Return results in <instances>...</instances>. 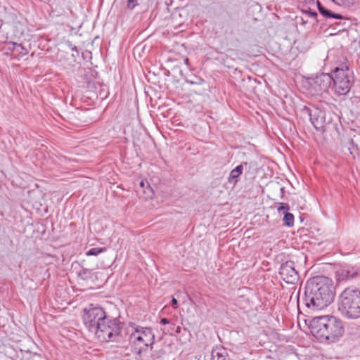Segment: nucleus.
<instances>
[{
  "label": "nucleus",
  "instance_id": "20",
  "mask_svg": "<svg viewBox=\"0 0 360 360\" xmlns=\"http://www.w3.org/2000/svg\"><path fill=\"white\" fill-rule=\"evenodd\" d=\"M105 250V248H92L86 252V255L87 256H97Z\"/></svg>",
  "mask_w": 360,
  "mask_h": 360
},
{
  "label": "nucleus",
  "instance_id": "11",
  "mask_svg": "<svg viewBox=\"0 0 360 360\" xmlns=\"http://www.w3.org/2000/svg\"><path fill=\"white\" fill-rule=\"evenodd\" d=\"M250 163H248V162H241L240 165L236 166L234 169H233L231 171L229 176L228 178V181L231 184L236 186L238 182V177L243 174L244 169H248V170H250Z\"/></svg>",
  "mask_w": 360,
  "mask_h": 360
},
{
  "label": "nucleus",
  "instance_id": "23",
  "mask_svg": "<svg viewBox=\"0 0 360 360\" xmlns=\"http://www.w3.org/2000/svg\"><path fill=\"white\" fill-rule=\"evenodd\" d=\"M304 13L308 14L310 17L316 18L318 14L316 11H312L311 9L303 11Z\"/></svg>",
  "mask_w": 360,
  "mask_h": 360
},
{
  "label": "nucleus",
  "instance_id": "8",
  "mask_svg": "<svg viewBox=\"0 0 360 360\" xmlns=\"http://www.w3.org/2000/svg\"><path fill=\"white\" fill-rule=\"evenodd\" d=\"M105 311L100 307H90L84 309L83 322L86 328L96 334L98 324L107 318Z\"/></svg>",
  "mask_w": 360,
  "mask_h": 360
},
{
  "label": "nucleus",
  "instance_id": "3",
  "mask_svg": "<svg viewBox=\"0 0 360 360\" xmlns=\"http://www.w3.org/2000/svg\"><path fill=\"white\" fill-rule=\"evenodd\" d=\"M332 83L335 91L339 95L347 94L352 85V72L349 69V63L345 56H341L335 62L331 72Z\"/></svg>",
  "mask_w": 360,
  "mask_h": 360
},
{
  "label": "nucleus",
  "instance_id": "29",
  "mask_svg": "<svg viewBox=\"0 0 360 360\" xmlns=\"http://www.w3.org/2000/svg\"><path fill=\"white\" fill-rule=\"evenodd\" d=\"M61 13L60 11H58L57 13H54V11H51L49 13V15L52 17L55 16V15H59Z\"/></svg>",
  "mask_w": 360,
  "mask_h": 360
},
{
  "label": "nucleus",
  "instance_id": "32",
  "mask_svg": "<svg viewBox=\"0 0 360 360\" xmlns=\"http://www.w3.org/2000/svg\"><path fill=\"white\" fill-rule=\"evenodd\" d=\"M140 186H141V187H143V186H144V182H143V181H141V183H140Z\"/></svg>",
  "mask_w": 360,
  "mask_h": 360
},
{
  "label": "nucleus",
  "instance_id": "22",
  "mask_svg": "<svg viewBox=\"0 0 360 360\" xmlns=\"http://www.w3.org/2000/svg\"><path fill=\"white\" fill-rule=\"evenodd\" d=\"M138 5V0H127V6L129 9L132 10Z\"/></svg>",
  "mask_w": 360,
  "mask_h": 360
},
{
  "label": "nucleus",
  "instance_id": "6",
  "mask_svg": "<svg viewBox=\"0 0 360 360\" xmlns=\"http://www.w3.org/2000/svg\"><path fill=\"white\" fill-rule=\"evenodd\" d=\"M155 334L153 330L148 327L136 328L135 330L129 336V342L132 345V352L140 355L146 352L150 347L153 348L155 343Z\"/></svg>",
  "mask_w": 360,
  "mask_h": 360
},
{
  "label": "nucleus",
  "instance_id": "10",
  "mask_svg": "<svg viewBox=\"0 0 360 360\" xmlns=\"http://www.w3.org/2000/svg\"><path fill=\"white\" fill-rule=\"evenodd\" d=\"M279 274L282 279L289 284H295L299 281V274L295 269V263L292 261H286L283 263L279 269Z\"/></svg>",
  "mask_w": 360,
  "mask_h": 360
},
{
  "label": "nucleus",
  "instance_id": "14",
  "mask_svg": "<svg viewBox=\"0 0 360 360\" xmlns=\"http://www.w3.org/2000/svg\"><path fill=\"white\" fill-rule=\"evenodd\" d=\"M317 8L319 13L325 18H333L335 19H342L343 17L339 13H333L331 11L325 8L319 1H317Z\"/></svg>",
  "mask_w": 360,
  "mask_h": 360
},
{
  "label": "nucleus",
  "instance_id": "31",
  "mask_svg": "<svg viewBox=\"0 0 360 360\" xmlns=\"http://www.w3.org/2000/svg\"><path fill=\"white\" fill-rule=\"evenodd\" d=\"M306 4H310L313 1V0H304Z\"/></svg>",
  "mask_w": 360,
  "mask_h": 360
},
{
  "label": "nucleus",
  "instance_id": "17",
  "mask_svg": "<svg viewBox=\"0 0 360 360\" xmlns=\"http://www.w3.org/2000/svg\"><path fill=\"white\" fill-rule=\"evenodd\" d=\"M350 144H355L356 153H354V159H360V134L354 135L352 139L349 140Z\"/></svg>",
  "mask_w": 360,
  "mask_h": 360
},
{
  "label": "nucleus",
  "instance_id": "19",
  "mask_svg": "<svg viewBox=\"0 0 360 360\" xmlns=\"http://www.w3.org/2000/svg\"><path fill=\"white\" fill-rule=\"evenodd\" d=\"M283 224L290 227L294 224V216L290 212H284Z\"/></svg>",
  "mask_w": 360,
  "mask_h": 360
},
{
  "label": "nucleus",
  "instance_id": "2",
  "mask_svg": "<svg viewBox=\"0 0 360 360\" xmlns=\"http://www.w3.org/2000/svg\"><path fill=\"white\" fill-rule=\"evenodd\" d=\"M310 327L315 337L328 342L338 341L344 333L342 321L333 316L315 318L311 322Z\"/></svg>",
  "mask_w": 360,
  "mask_h": 360
},
{
  "label": "nucleus",
  "instance_id": "24",
  "mask_svg": "<svg viewBox=\"0 0 360 360\" xmlns=\"http://www.w3.org/2000/svg\"><path fill=\"white\" fill-rule=\"evenodd\" d=\"M333 2L338 5L349 4L350 0H333Z\"/></svg>",
  "mask_w": 360,
  "mask_h": 360
},
{
  "label": "nucleus",
  "instance_id": "34",
  "mask_svg": "<svg viewBox=\"0 0 360 360\" xmlns=\"http://www.w3.org/2000/svg\"><path fill=\"white\" fill-rule=\"evenodd\" d=\"M159 352H160V353H162V352H163V351L161 349V350H160V351H159Z\"/></svg>",
  "mask_w": 360,
  "mask_h": 360
},
{
  "label": "nucleus",
  "instance_id": "26",
  "mask_svg": "<svg viewBox=\"0 0 360 360\" xmlns=\"http://www.w3.org/2000/svg\"><path fill=\"white\" fill-rule=\"evenodd\" d=\"M67 44H68V47H69L71 50H72V51H75L77 53H78V51H77V46H75V45H73V44H72V43H71L70 41H68V42H67Z\"/></svg>",
  "mask_w": 360,
  "mask_h": 360
},
{
  "label": "nucleus",
  "instance_id": "25",
  "mask_svg": "<svg viewBox=\"0 0 360 360\" xmlns=\"http://www.w3.org/2000/svg\"><path fill=\"white\" fill-rule=\"evenodd\" d=\"M348 150H349L350 155L354 158V153H356V148H355V144H351V146L349 147Z\"/></svg>",
  "mask_w": 360,
  "mask_h": 360
},
{
  "label": "nucleus",
  "instance_id": "16",
  "mask_svg": "<svg viewBox=\"0 0 360 360\" xmlns=\"http://www.w3.org/2000/svg\"><path fill=\"white\" fill-rule=\"evenodd\" d=\"M16 50L15 49L13 58L19 59L25 56H26L29 51L28 49L25 47L22 44H16L15 46Z\"/></svg>",
  "mask_w": 360,
  "mask_h": 360
},
{
  "label": "nucleus",
  "instance_id": "5",
  "mask_svg": "<svg viewBox=\"0 0 360 360\" xmlns=\"http://www.w3.org/2000/svg\"><path fill=\"white\" fill-rule=\"evenodd\" d=\"M123 323L117 318L107 316L101 324H98L96 335L101 342H120L122 338L121 331Z\"/></svg>",
  "mask_w": 360,
  "mask_h": 360
},
{
  "label": "nucleus",
  "instance_id": "7",
  "mask_svg": "<svg viewBox=\"0 0 360 360\" xmlns=\"http://www.w3.org/2000/svg\"><path fill=\"white\" fill-rule=\"evenodd\" d=\"M322 105L323 104L320 103L317 106H304L302 111L309 116L311 124L317 131L324 132L327 126L331 123L332 119L323 110Z\"/></svg>",
  "mask_w": 360,
  "mask_h": 360
},
{
  "label": "nucleus",
  "instance_id": "18",
  "mask_svg": "<svg viewBox=\"0 0 360 360\" xmlns=\"http://www.w3.org/2000/svg\"><path fill=\"white\" fill-rule=\"evenodd\" d=\"M16 44L17 43L13 41L7 42L4 46V50L6 51L5 53L7 55H11V56L13 58L14 51L15 49L16 50Z\"/></svg>",
  "mask_w": 360,
  "mask_h": 360
},
{
  "label": "nucleus",
  "instance_id": "13",
  "mask_svg": "<svg viewBox=\"0 0 360 360\" xmlns=\"http://www.w3.org/2000/svg\"><path fill=\"white\" fill-rule=\"evenodd\" d=\"M211 360H229L226 349L224 347L213 348L211 354Z\"/></svg>",
  "mask_w": 360,
  "mask_h": 360
},
{
  "label": "nucleus",
  "instance_id": "28",
  "mask_svg": "<svg viewBox=\"0 0 360 360\" xmlns=\"http://www.w3.org/2000/svg\"><path fill=\"white\" fill-rule=\"evenodd\" d=\"M160 323L162 324V325H167V324H169V319H166V318H162L161 319Z\"/></svg>",
  "mask_w": 360,
  "mask_h": 360
},
{
  "label": "nucleus",
  "instance_id": "30",
  "mask_svg": "<svg viewBox=\"0 0 360 360\" xmlns=\"http://www.w3.org/2000/svg\"><path fill=\"white\" fill-rule=\"evenodd\" d=\"M184 63L188 66L189 67L190 65V62H189V59L188 58H185L184 60Z\"/></svg>",
  "mask_w": 360,
  "mask_h": 360
},
{
  "label": "nucleus",
  "instance_id": "4",
  "mask_svg": "<svg viewBox=\"0 0 360 360\" xmlns=\"http://www.w3.org/2000/svg\"><path fill=\"white\" fill-rule=\"evenodd\" d=\"M338 311L346 319H359L360 290L354 287L346 288L338 297Z\"/></svg>",
  "mask_w": 360,
  "mask_h": 360
},
{
  "label": "nucleus",
  "instance_id": "9",
  "mask_svg": "<svg viewBox=\"0 0 360 360\" xmlns=\"http://www.w3.org/2000/svg\"><path fill=\"white\" fill-rule=\"evenodd\" d=\"M331 73H319L308 79L309 90L311 95L326 91L332 84Z\"/></svg>",
  "mask_w": 360,
  "mask_h": 360
},
{
  "label": "nucleus",
  "instance_id": "15",
  "mask_svg": "<svg viewBox=\"0 0 360 360\" xmlns=\"http://www.w3.org/2000/svg\"><path fill=\"white\" fill-rule=\"evenodd\" d=\"M360 276V268L350 267L342 269L341 276L342 279H352Z\"/></svg>",
  "mask_w": 360,
  "mask_h": 360
},
{
  "label": "nucleus",
  "instance_id": "12",
  "mask_svg": "<svg viewBox=\"0 0 360 360\" xmlns=\"http://www.w3.org/2000/svg\"><path fill=\"white\" fill-rule=\"evenodd\" d=\"M72 266L74 269H77V267H79V269L77 271V276L83 279V280H89L92 278L93 276V270L84 268L82 266H80V264L79 262H74L72 265Z\"/></svg>",
  "mask_w": 360,
  "mask_h": 360
},
{
  "label": "nucleus",
  "instance_id": "21",
  "mask_svg": "<svg viewBox=\"0 0 360 360\" xmlns=\"http://www.w3.org/2000/svg\"><path fill=\"white\" fill-rule=\"evenodd\" d=\"M289 209H290L289 205L288 203H285V202H279L278 207L277 208L278 212H281L283 210L284 212L285 210L288 211Z\"/></svg>",
  "mask_w": 360,
  "mask_h": 360
},
{
  "label": "nucleus",
  "instance_id": "27",
  "mask_svg": "<svg viewBox=\"0 0 360 360\" xmlns=\"http://www.w3.org/2000/svg\"><path fill=\"white\" fill-rule=\"evenodd\" d=\"M172 306L173 308L176 309L178 307V301L176 298L172 297Z\"/></svg>",
  "mask_w": 360,
  "mask_h": 360
},
{
  "label": "nucleus",
  "instance_id": "33",
  "mask_svg": "<svg viewBox=\"0 0 360 360\" xmlns=\"http://www.w3.org/2000/svg\"><path fill=\"white\" fill-rule=\"evenodd\" d=\"M48 257H51V258H52V257H51V256H50L49 255H47V254H46V259H48Z\"/></svg>",
  "mask_w": 360,
  "mask_h": 360
},
{
  "label": "nucleus",
  "instance_id": "1",
  "mask_svg": "<svg viewBox=\"0 0 360 360\" xmlns=\"http://www.w3.org/2000/svg\"><path fill=\"white\" fill-rule=\"evenodd\" d=\"M305 304L314 310L327 307L334 300V287L330 279L316 276L309 279L305 286Z\"/></svg>",
  "mask_w": 360,
  "mask_h": 360
}]
</instances>
